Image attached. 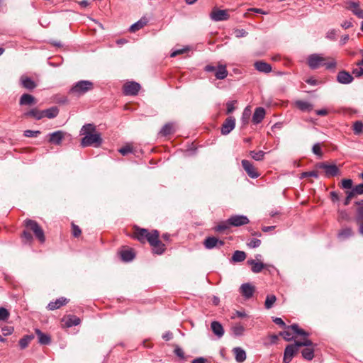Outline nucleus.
<instances>
[{
  "mask_svg": "<svg viewBox=\"0 0 363 363\" xmlns=\"http://www.w3.org/2000/svg\"><path fill=\"white\" fill-rule=\"evenodd\" d=\"M80 135H84L81 140V145L83 147L89 146L97 147L102 143L101 135L96 130L94 124L87 123L84 125L81 128Z\"/></svg>",
  "mask_w": 363,
  "mask_h": 363,
  "instance_id": "f257e3e1",
  "label": "nucleus"
},
{
  "mask_svg": "<svg viewBox=\"0 0 363 363\" xmlns=\"http://www.w3.org/2000/svg\"><path fill=\"white\" fill-rule=\"evenodd\" d=\"M308 65L311 69H316L320 66H325L328 69L335 68L336 62L332 60L330 62H326V58L320 54H311L307 58Z\"/></svg>",
  "mask_w": 363,
  "mask_h": 363,
  "instance_id": "f03ea898",
  "label": "nucleus"
},
{
  "mask_svg": "<svg viewBox=\"0 0 363 363\" xmlns=\"http://www.w3.org/2000/svg\"><path fill=\"white\" fill-rule=\"evenodd\" d=\"M94 89V83L89 80H80L74 83L69 91V94L79 97Z\"/></svg>",
  "mask_w": 363,
  "mask_h": 363,
  "instance_id": "7ed1b4c3",
  "label": "nucleus"
},
{
  "mask_svg": "<svg viewBox=\"0 0 363 363\" xmlns=\"http://www.w3.org/2000/svg\"><path fill=\"white\" fill-rule=\"evenodd\" d=\"M25 226L28 230L33 232L36 238L41 242L43 243L45 240L44 231L39 224L34 220L26 219L25 220Z\"/></svg>",
  "mask_w": 363,
  "mask_h": 363,
  "instance_id": "20e7f679",
  "label": "nucleus"
},
{
  "mask_svg": "<svg viewBox=\"0 0 363 363\" xmlns=\"http://www.w3.org/2000/svg\"><path fill=\"white\" fill-rule=\"evenodd\" d=\"M158 233L157 230L149 232L148 230L145 228H137L134 233V238L140 242L144 243L147 241L150 243V239L154 238L155 235H157Z\"/></svg>",
  "mask_w": 363,
  "mask_h": 363,
  "instance_id": "39448f33",
  "label": "nucleus"
},
{
  "mask_svg": "<svg viewBox=\"0 0 363 363\" xmlns=\"http://www.w3.org/2000/svg\"><path fill=\"white\" fill-rule=\"evenodd\" d=\"M315 167L323 169L326 177H335L340 174V169L335 164L319 162L315 164Z\"/></svg>",
  "mask_w": 363,
  "mask_h": 363,
  "instance_id": "423d86ee",
  "label": "nucleus"
},
{
  "mask_svg": "<svg viewBox=\"0 0 363 363\" xmlns=\"http://www.w3.org/2000/svg\"><path fill=\"white\" fill-rule=\"evenodd\" d=\"M298 349L299 347L296 345V342L294 344L288 345L284 349L283 363H290L298 352Z\"/></svg>",
  "mask_w": 363,
  "mask_h": 363,
  "instance_id": "0eeeda50",
  "label": "nucleus"
},
{
  "mask_svg": "<svg viewBox=\"0 0 363 363\" xmlns=\"http://www.w3.org/2000/svg\"><path fill=\"white\" fill-rule=\"evenodd\" d=\"M141 86L139 83L135 82H128L123 86V92L125 96H136Z\"/></svg>",
  "mask_w": 363,
  "mask_h": 363,
  "instance_id": "6e6552de",
  "label": "nucleus"
},
{
  "mask_svg": "<svg viewBox=\"0 0 363 363\" xmlns=\"http://www.w3.org/2000/svg\"><path fill=\"white\" fill-rule=\"evenodd\" d=\"M160 233L155 235L154 238L150 239V245L152 247V252L157 255H162L165 250V245L163 244L159 239Z\"/></svg>",
  "mask_w": 363,
  "mask_h": 363,
  "instance_id": "1a4fd4ad",
  "label": "nucleus"
},
{
  "mask_svg": "<svg viewBox=\"0 0 363 363\" xmlns=\"http://www.w3.org/2000/svg\"><path fill=\"white\" fill-rule=\"evenodd\" d=\"M345 4L347 9L352 11L359 18L363 19V10L359 8V2L347 0Z\"/></svg>",
  "mask_w": 363,
  "mask_h": 363,
  "instance_id": "9d476101",
  "label": "nucleus"
},
{
  "mask_svg": "<svg viewBox=\"0 0 363 363\" xmlns=\"http://www.w3.org/2000/svg\"><path fill=\"white\" fill-rule=\"evenodd\" d=\"M235 127V119L233 116L228 117L221 126V133L224 135L229 134Z\"/></svg>",
  "mask_w": 363,
  "mask_h": 363,
  "instance_id": "9b49d317",
  "label": "nucleus"
},
{
  "mask_svg": "<svg viewBox=\"0 0 363 363\" xmlns=\"http://www.w3.org/2000/svg\"><path fill=\"white\" fill-rule=\"evenodd\" d=\"M229 223L231 226L239 227L249 223L248 218L243 215H234L229 218Z\"/></svg>",
  "mask_w": 363,
  "mask_h": 363,
  "instance_id": "f8f14e48",
  "label": "nucleus"
},
{
  "mask_svg": "<svg viewBox=\"0 0 363 363\" xmlns=\"http://www.w3.org/2000/svg\"><path fill=\"white\" fill-rule=\"evenodd\" d=\"M65 133L62 130H57L48 135V142L51 144L60 145L65 138Z\"/></svg>",
  "mask_w": 363,
  "mask_h": 363,
  "instance_id": "ddd939ff",
  "label": "nucleus"
},
{
  "mask_svg": "<svg viewBox=\"0 0 363 363\" xmlns=\"http://www.w3.org/2000/svg\"><path fill=\"white\" fill-rule=\"evenodd\" d=\"M241 163L243 169L250 177L252 179L259 177V174L257 172L256 169L250 161L247 160H242Z\"/></svg>",
  "mask_w": 363,
  "mask_h": 363,
  "instance_id": "4468645a",
  "label": "nucleus"
},
{
  "mask_svg": "<svg viewBox=\"0 0 363 363\" xmlns=\"http://www.w3.org/2000/svg\"><path fill=\"white\" fill-rule=\"evenodd\" d=\"M211 18L214 21L228 20L230 16L226 10L213 9L210 14Z\"/></svg>",
  "mask_w": 363,
  "mask_h": 363,
  "instance_id": "2eb2a0df",
  "label": "nucleus"
},
{
  "mask_svg": "<svg viewBox=\"0 0 363 363\" xmlns=\"http://www.w3.org/2000/svg\"><path fill=\"white\" fill-rule=\"evenodd\" d=\"M353 79L352 75L347 71L342 70L337 73V81L340 84H348L352 82Z\"/></svg>",
  "mask_w": 363,
  "mask_h": 363,
  "instance_id": "dca6fc26",
  "label": "nucleus"
},
{
  "mask_svg": "<svg viewBox=\"0 0 363 363\" xmlns=\"http://www.w3.org/2000/svg\"><path fill=\"white\" fill-rule=\"evenodd\" d=\"M203 245L206 249H213L217 246L222 247L224 245L223 240H220L216 237H208L205 239Z\"/></svg>",
  "mask_w": 363,
  "mask_h": 363,
  "instance_id": "f3484780",
  "label": "nucleus"
},
{
  "mask_svg": "<svg viewBox=\"0 0 363 363\" xmlns=\"http://www.w3.org/2000/svg\"><path fill=\"white\" fill-rule=\"evenodd\" d=\"M240 293L247 299L252 297L255 291V287L250 283L242 284L240 288Z\"/></svg>",
  "mask_w": 363,
  "mask_h": 363,
  "instance_id": "a211bd4d",
  "label": "nucleus"
},
{
  "mask_svg": "<svg viewBox=\"0 0 363 363\" xmlns=\"http://www.w3.org/2000/svg\"><path fill=\"white\" fill-rule=\"evenodd\" d=\"M20 82L21 86L28 90H33L37 86L36 83L31 78L25 75L21 77Z\"/></svg>",
  "mask_w": 363,
  "mask_h": 363,
  "instance_id": "6ab92c4d",
  "label": "nucleus"
},
{
  "mask_svg": "<svg viewBox=\"0 0 363 363\" xmlns=\"http://www.w3.org/2000/svg\"><path fill=\"white\" fill-rule=\"evenodd\" d=\"M265 110L262 107L256 108L252 115V122L255 124H258L264 119L265 116Z\"/></svg>",
  "mask_w": 363,
  "mask_h": 363,
  "instance_id": "aec40b11",
  "label": "nucleus"
},
{
  "mask_svg": "<svg viewBox=\"0 0 363 363\" xmlns=\"http://www.w3.org/2000/svg\"><path fill=\"white\" fill-rule=\"evenodd\" d=\"M68 301L66 298L61 297L56 299L55 301H50L47 308L48 310L53 311L60 308L61 306L66 305Z\"/></svg>",
  "mask_w": 363,
  "mask_h": 363,
  "instance_id": "412c9836",
  "label": "nucleus"
},
{
  "mask_svg": "<svg viewBox=\"0 0 363 363\" xmlns=\"http://www.w3.org/2000/svg\"><path fill=\"white\" fill-rule=\"evenodd\" d=\"M19 104L21 106H31L36 104V99L29 94H23L20 98Z\"/></svg>",
  "mask_w": 363,
  "mask_h": 363,
  "instance_id": "4be33fe9",
  "label": "nucleus"
},
{
  "mask_svg": "<svg viewBox=\"0 0 363 363\" xmlns=\"http://www.w3.org/2000/svg\"><path fill=\"white\" fill-rule=\"evenodd\" d=\"M255 68L263 73H269L272 71V66L264 61H257L254 64Z\"/></svg>",
  "mask_w": 363,
  "mask_h": 363,
  "instance_id": "5701e85b",
  "label": "nucleus"
},
{
  "mask_svg": "<svg viewBox=\"0 0 363 363\" xmlns=\"http://www.w3.org/2000/svg\"><path fill=\"white\" fill-rule=\"evenodd\" d=\"M233 352L235 354V358L237 362L242 363L245 361L247 358L245 351L239 347H235L233 350Z\"/></svg>",
  "mask_w": 363,
  "mask_h": 363,
  "instance_id": "b1692460",
  "label": "nucleus"
},
{
  "mask_svg": "<svg viewBox=\"0 0 363 363\" xmlns=\"http://www.w3.org/2000/svg\"><path fill=\"white\" fill-rule=\"evenodd\" d=\"M213 333L220 338L224 335V329L223 325L218 321H213L211 325Z\"/></svg>",
  "mask_w": 363,
  "mask_h": 363,
  "instance_id": "393cba45",
  "label": "nucleus"
},
{
  "mask_svg": "<svg viewBox=\"0 0 363 363\" xmlns=\"http://www.w3.org/2000/svg\"><path fill=\"white\" fill-rule=\"evenodd\" d=\"M23 116L26 118H33L36 120H40L43 118L42 111L38 110L36 108H32L30 111L26 112Z\"/></svg>",
  "mask_w": 363,
  "mask_h": 363,
  "instance_id": "a878e982",
  "label": "nucleus"
},
{
  "mask_svg": "<svg viewBox=\"0 0 363 363\" xmlns=\"http://www.w3.org/2000/svg\"><path fill=\"white\" fill-rule=\"evenodd\" d=\"M228 70L226 69V65H219L217 67V69L215 72V77L217 79H224L228 76Z\"/></svg>",
  "mask_w": 363,
  "mask_h": 363,
  "instance_id": "bb28decb",
  "label": "nucleus"
},
{
  "mask_svg": "<svg viewBox=\"0 0 363 363\" xmlns=\"http://www.w3.org/2000/svg\"><path fill=\"white\" fill-rule=\"evenodd\" d=\"M175 131L174 124L173 123H167L163 125L160 131V134L162 136H167L174 133Z\"/></svg>",
  "mask_w": 363,
  "mask_h": 363,
  "instance_id": "cd10ccee",
  "label": "nucleus"
},
{
  "mask_svg": "<svg viewBox=\"0 0 363 363\" xmlns=\"http://www.w3.org/2000/svg\"><path fill=\"white\" fill-rule=\"evenodd\" d=\"M42 113L43 114V118L46 117L48 118H55L59 113V109L55 107H51L45 110H43Z\"/></svg>",
  "mask_w": 363,
  "mask_h": 363,
  "instance_id": "c85d7f7f",
  "label": "nucleus"
},
{
  "mask_svg": "<svg viewBox=\"0 0 363 363\" xmlns=\"http://www.w3.org/2000/svg\"><path fill=\"white\" fill-rule=\"evenodd\" d=\"M296 106L302 111H311L313 110V105L308 101H296L295 102Z\"/></svg>",
  "mask_w": 363,
  "mask_h": 363,
  "instance_id": "c756f323",
  "label": "nucleus"
},
{
  "mask_svg": "<svg viewBox=\"0 0 363 363\" xmlns=\"http://www.w3.org/2000/svg\"><path fill=\"white\" fill-rule=\"evenodd\" d=\"M35 333L38 337V342L41 345H49L51 342L50 337L43 333H42L39 329L35 330Z\"/></svg>",
  "mask_w": 363,
  "mask_h": 363,
  "instance_id": "7c9ffc66",
  "label": "nucleus"
},
{
  "mask_svg": "<svg viewBox=\"0 0 363 363\" xmlns=\"http://www.w3.org/2000/svg\"><path fill=\"white\" fill-rule=\"evenodd\" d=\"M315 347H306L301 351L302 357L308 361H311L314 357Z\"/></svg>",
  "mask_w": 363,
  "mask_h": 363,
  "instance_id": "2f4dec72",
  "label": "nucleus"
},
{
  "mask_svg": "<svg viewBox=\"0 0 363 363\" xmlns=\"http://www.w3.org/2000/svg\"><path fill=\"white\" fill-rule=\"evenodd\" d=\"M121 258L124 262H130L135 257V254L132 250H125L121 252Z\"/></svg>",
  "mask_w": 363,
  "mask_h": 363,
  "instance_id": "473e14b6",
  "label": "nucleus"
},
{
  "mask_svg": "<svg viewBox=\"0 0 363 363\" xmlns=\"http://www.w3.org/2000/svg\"><path fill=\"white\" fill-rule=\"evenodd\" d=\"M353 235L352 228H345L340 230L337 234V237L340 240H344L350 238Z\"/></svg>",
  "mask_w": 363,
  "mask_h": 363,
  "instance_id": "72a5a7b5",
  "label": "nucleus"
},
{
  "mask_svg": "<svg viewBox=\"0 0 363 363\" xmlns=\"http://www.w3.org/2000/svg\"><path fill=\"white\" fill-rule=\"evenodd\" d=\"M248 264L252 265V271L254 273H259L264 269V264L262 262H257L254 259H250L247 261Z\"/></svg>",
  "mask_w": 363,
  "mask_h": 363,
  "instance_id": "f704fd0d",
  "label": "nucleus"
},
{
  "mask_svg": "<svg viewBox=\"0 0 363 363\" xmlns=\"http://www.w3.org/2000/svg\"><path fill=\"white\" fill-rule=\"evenodd\" d=\"M147 20L145 18H141L136 23H133L129 28V30L132 33H134L142 28H143L147 24Z\"/></svg>",
  "mask_w": 363,
  "mask_h": 363,
  "instance_id": "c9c22d12",
  "label": "nucleus"
},
{
  "mask_svg": "<svg viewBox=\"0 0 363 363\" xmlns=\"http://www.w3.org/2000/svg\"><path fill=\"white\" fill-rule=\"evenodd\" d=\"M231 227V225L229 223V220L228 219L225 221H222L218 223L216 226L214 227V230L216 232H223Z\"/></svg>",
  "mask_w": 363,
  "mask_h": 363,
  "instance_id": "e433bc0d",
  "label": "nucleus"
},
{
  "mask_svg": "<svg viewBox=\"0 0 363 363\" xmlns=\"http://www.w3.org/2000/svg\"><path fill=\"white\" fill-rule=\"evenodd\" d=\"M246 258V254L243 251L236 250L232 257V259L235 262H242Z\"/></svg>",
  "mask_w": 363,
  "mask_h": 363,
  "instance_id": "4c0bfd02",
  "label": "nucleus"
},
{
  "mask_svg": "<svg viewBox=\"0 0 363 363\" xmlns=\"http://www.w3.org/2000/svg\"><path fill=\"white\" fill-rule=\"evenodd\" d=\"M33 338V335H26L19 340V346L21 349L23 350L26 348L30 340Z\"/></svg>",
  "mask_w": 363,
  "mask_h": 363,
  "instance_id": "58836bf2",
  "label": "nucleus"
},
{
  "mask_svg": "<svg viewBox=\"0 0 363 363\" xmlns=\"http://www.w3.org/2000/svg\"><path fill=\"white\" fill-rule=\"evenodd\" d=\"M81 322V320L79 318L75 316V315H72V316H69L66 322V325H67V327H72V326H76V325H78Z\"/></svg>",
  "mask_w": 363,
  "mask_h": 363,
  "instance_id": "ea45409f",
  "label": "nucleus"
},
{
  "mask_svg": "<svg viewBox=\"0 0 363 363\" xmlns=\"http://www.w3.org/2000/svg\"><path fill=\"white\" fill-rule=\"evenodd\" d=\"M250 156L256 161H262L264 159L265 152L262 150L255 152L254 150L250 152Z\"/></svg>",
  "mask_w": 363,
  "mask_h": 363,
  "instance_id": "a19ab883",
  "label": "nucleus"
},
{
  "mask_svg": "<svg viewBox=\"0 0 363 363\" xmlns=\"http://www.w3.org/2000/svg\"><path fill=\"white\" fill-rule=\"evenodd\" d=\"M277 298L274 295H268L264 302V306L267 309L271 308L275 303Z\"/></svg>",
  "mask_w": 363,
  "mask_h": 363,
  "instance_id": "79ce46f5",
  "label": "nucleus"
},
{
  "mask_svg": "<svg viewBox=\"0 0 363 363\" xmlns=\"http://www.w3.org/2000/svg\"><path fill=\"white\" fill-rule=\"evenodd\" d=\"M250 115V109L248 107H246L242 113V116L241 118V121L243 125H246L248 123Z\"/></svg>",
  "mask_w": 363,
  "mask_h": 363,
  "instance_id": "37998d69",
  "label": "nucleus"
},
{
  "mask_svg": "<svg viewBox=\"0 0 363 363\" xmlns=\"http://www.w3.org/2000/svg\"><path fill=\"white\" fill-rule=\"evenodd\" d=\"M233 333L236 336H240L245 331V328L240 323L235 325L232 328Z\"/></svg>",
  "mask_w": 363,
  "mask_h": 363,
  "instance_id": "c03bdc74",
  "label": "nucleus"
},
{
  "mask_svg": "<svg viewBox=\"0 0 363 363\" xmlns=\"http://www.w3.org/2000/svg\"><path fill=\"white\" fill-rule=\"evenodd\" d=\"M296 345L300 347H315L316 345L313 344V342L309 339H304L303 341H296Z\"/></svg>",
  "mask_w": 363,
  "mask_h": 363,
  "instance_id": "a18cd8bd",
  "label": "nucleus"
},
{
  "mask_svg": "<svg viewBox=\"0 0 363 363\" xmlns=\"http://www.w3.org/2000/svg\"><path fill=\"white\" fill-rule=\"evenodd\" d=\"M353 130L355 134H360L363 131V123L360 121H355L353 124Z\"/></svg>",
  "mask_w": 363,
  "mask_h": 363,
  "instance_id": "49530a36",
  "label": "nucleus"
},
{
  "mask_svg": "<svg viewBox=\"0 0 363 363\" xmlns=\"http://www.w3.org/2000/svg\"><path fill=\"white\" fill-rule=\"evenodd\" d=\"M358 195L355 191L354 189L352 188L351 191H347V196L344 201V205L347 206L350 203L351 199L355 196Z\"/></svg>",
  "mask_w": 363,
  "mask_h": 363,
  "instance_id": "de8ad7c7",
  "label": "nucleus"
},
{
  "mask_svg": "<svg viewBox=\"0 0 363 363\" xmlns=\"http://www.w3.org/2000/svg\"><path fill=\"white\" fill-rule=\"evenodd\" d=\"M306 177L318 178V172L316 170L302 172L301 174L300 178L301 179H303V178H306Z\"/></svg>",
  "mask_w": 363,
  "mask_h": 363,
  "instance_id": "09e8293b",
  "label": "nucleus"
},
{
  "mask_svg": "<svg viewBox=\"0 0 363 363\" xmlns=\"http://www.w3.org/2000/svg\"><path fill=\"white\" fill-rule=\"evenodd\" d=\"M9 311L4 307H0V321L6 320L9 318Z\"/></svg>",
  "mask_w": 363,
  "mask_h": 363,
  "instance_id": "8fccbe9b",
  "label": "nucleus"
},
{
  "mask_svg": "<svg viewBox=\"0 0 363 363\" xmlns=\"http://www.w3.org/2000/svg\"><path fill=\"white\" fill-rule=\"evenodd\" d=\"M40 134L39 130H26L24 131L23 135L28 138H35Z\"/></svg>",
  "mask_w": 363,
  "mask_h": 363,
  "instance_id": "3c124183",
  "label": "nucleus"
},
{
  "mask_svg": "<svg viewBox=\"0 0 363 363\" xmlns=\"http://www.w3.org/2000/svg\"><path fill=\"white\" fill-rule=\"evenodd\" d=\"M352 180L350 179H344L342 180V187L346 189H350L352 187Z\"/></svg>",
  "mask_w": 363,
  "mask_h": 363,
  "instance_id": "603ef678",
  "label": "nucleus"
},
{
  "mask_svg": "<svg viewBox=\"0 0 363 363\" xmlns=\"http://www.w3.org/2000/svg\"><path fill=\"white\" fill-rule=\"evenodd\" d=\"M261 245V240L257 238L252 239L248 243L247 245L250 248H256L259 247Z\"/></svg>",
  "mask_w": 363,
  "mask_h": 363,
  "instance_id": "864d4df0",
  "label": "nucleus"
},
{
  "mask_svg": "<svg viewBox=\"0 0 363 363\" xmlns=\"http://www.w3.org/2000/svg\"><path fill=\"white\" fill-rule=\"evenodd\" d=\"M312 151L315 155H316L319 157H321L323 155L321 147L319 143H315L313 145V146L312 147Z\"/></svg>",
  "mask_w": 363,
  "mask_h": 363,
  "instance_id": "5fc2aeb1",
  "label": "nucleus"
},
{
  "mask_svg": "<svg viewBox=\"0 0 363 363\" xmlns=\"http://www.w3.org/2000/svg\"><path fill=\"white\" fill-rule=\"evenodd\" d=\"M355 220H356L357 223L363 221V206L359 207L357 209V216H356Z\"/></svg>",
  "mask_w": 363,
  "mask_h": 363,
  "instance_id": "6e6d98bb",
  "label": "nucleus"
},
{
  "mask_svg": "<svg viewBox=\"0 0 363 363\" xmlns=\"http://www.w3.org/2000/svg\"><path fill=\"white\" fill-rule=\"evenodd\" d=\"M22 238L25 242H31L33 240L32 235L26 230L23 232Z\"/></svg>",
  "mask_w": 363,
  "mask_h": 363,
  "instance_id": "4d7b16f0",
  "label": "nucleus"
},
{
  "mask_svg": "<svg viewBox=\"0 0 363 363\" xmlns=\"http://www.w3.org/2000/svg\"><path fill=\"white\" fill-rule=\"evenodd\" d=\"M72 233L74 237L77 238L81 235L82 231L78 225L72 223Z\"/></svg>",
  "mask_w": 363,
  "mask_h": 363,
  "instance_id": "13d9d810",
  "label": "nucleus"
},
{
  "mask_svg": "<svg viewBox=\"0 0 363 363\" xmlns=\"http://www.w3.org/2000/svg\"><path fill=\"white\" fill-rule=\"evenodd\" d=\"M279 335H281L286 341H291L293 339V336L289 330L280 332Z\"/></svg>",
  "mask_w": 363,
  "mask_h": 363,
  "instance_id": "bf43d9fd",
  "label": "nucleus"
},
{
  "mask_svg": "<svg viewBox=\"0 0 363 363\" xmlns=\"http://www.w3.org/2000/svg\"><path fill=\"white\" fill-rule=\"evenodd\" d=\"M234 34L235 37L240 38L245 37L247 35V32L244 29H235L234 30Z\"/></svg>",
  "mask_w": 363,
  "mask_h": 363,
  "instance_id": "052dcab7",
  "label": "nucleus"
},
{
  "mask_svg": "<svg viewBox=\"0 0 363 363\" xmlns=\"http://www.w3.org/2000/svg\"><path fill=\"white\" fill-rule=\"evenodd\" d=\"M336 30L335 29H331L326 33V38L330 40H335L336 39Z\"/></svg>",
  "mask_w": 363,
  "mask_h": 363,
  "instance_id": "680f3d73",
  "label": "nucleus"
},
{
  "mask_svg": "<svg viewBox=\"0 0 363 363\" xmlns=\"http://www.w3.org/2000/svg\"><path fill=\"white\" fill-rule=\"evenodd\" d=\"M189 50V48H182V49H177V50H174L171 55H170V57H174L179 55H181V54H183L184 52H186V51Z\"/></svg>",
  "mask_w": 363,
  "mask_h": 363,
  "instance_id": "e2e57ef3",
  "label": "nucleus"
},
{
  "mask_svg": "<svg viewBox=\"0 0 363 363\" xmlns=\"http://www.w3.org/2000/svg\"><path fill=\"white\" fill-rule=\"evenodd\" d=\"M352 73L356 77H360L363 76V67H359L358 68L353 69Z\"/></svg>",
  "mask_w": 363,
  "mask_h": 363,
  "instance_id": "0e129e2a",
  "label": "nucleus"
},
{
  "mask_svg": "<svg viewBox=\"0 0 363 363\" xmlns=\"http://www.w3.org/2000/svg\"><path fill=\"white\" fill-rule=\"evenodd\" d=\"M1 331L4 336H7L13 333V328L11 326H5L2 328Z\"/></svg>",
  "mask_w": 363,
  "mask_h": 363,
  "instance_id": "69168bd1",
  "label": "nucleus"
},
{
  "mask_svg": "<svg viewBox=\"0 0 363 363\" xmlns=\"http://www.w3.org/2000/svg\"><path fill=\"white\" fill-rule=\"evenodd\" d=\"M273 322L276 323L277 325H279L281 328H286L287 325L285 324V323L283 321V320L281 318H273Z\"/></svg>",
  "mask_w": 363,
  "mask_h": 363,
  "instance_id": "338daca9",
  "label": "nucleus"
},
{
  "mask_svg": "<svg viewBox=\"0 0 363 363\" xmlns=\"http://www.w3.org/2000/svg\"><path fill=\"white\" fill-rule=\"evenodd\" d=\"M353 189L358 195L363 194V183L356 185Z\"/></svg>",
  "mask_w": 363,
  "mask_h": 363,
  "instance_id": "774afa93",
  "label": "nucleus"
}]
</instances>
